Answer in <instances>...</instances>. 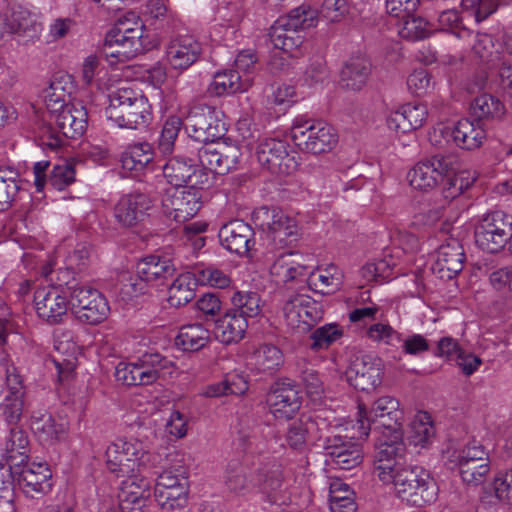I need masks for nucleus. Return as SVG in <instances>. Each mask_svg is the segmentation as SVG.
I'll return each mask as SVG.
<instances>
[{
  "mask_svg": "<svg viewBox=\"0 0 512 512\" xmlns=\"http://www.w3.org/2000/svg\"><path fill=\"white\" fill-rule=\"evenodd\" d=\"M288 144L276 138H262L256 147L259 164L275 174H289L296 162L288 153Z\"/></svg>",
  "mask_w": 512,
  "mask_h": 512,
  "instance_id": "nucleus-22",
  "label": "nucleus"
},
{
  "mask_svg": "<svg viewBox=\"0 0 512 512\" xmlns=\"http://www.w3.org/2000/svg\"><path fill=\"white\" fill-rule=\"evenodd\" d=\"M153 200L146 193L134 191L121 195L113 205V217L123 228H132L144 221Z\"/></svg>",
  "mask_w": 512,
  "mask_h": 512,
  "instance_id": "nucleus-20",
  "label": "nucleus"
},
{
  "mask_svg": "<svg viewBox=\"0 0 512 512\" xmlns=\"http://www.w3.org/2000/svg\"><path fill=\"white\" fill-rule=\"evenodd\" d=\"M463 263V247L457 240L451 239L439 247L433 270L440 278L451 279L462 271Z\"/></svg>",
  "mask_w": 512,
  "mask_h": 512,
  "instance_id": "nucleus-32",
  "label": "nucleus"
},
{
  "mask_svg": "<svg viewBox=\"0 0 512 512\" xmlns=\"http://www.w3.org/2000/svg\"><path fill=\"white\" fill-rule=\"evenodd\" d=\"M198 285H208L214 288L224 289L231 284L230 276L223 270L205 264H197L192 267Z\"/></svg>",
  "mask_w": 512,
  "mask_h": 512,
  "instance_id": "nucleus-51",
  "label": "nucleus"
},
{
  "mask_svg": "<svg viewBox=\"0 0 512 512\" xmlns=\"http://www.w3.org/2000/svg\"><path fill=\"white\" fill-rule=\"evenodd\" d=\"M254 220L265 234L270 253L290 247L298 240L297 220L280 209L261 207L254 212Z\"/></svg>",
  "mask_w": 512,
  "mask_h": 512,
  "instance_id": "nucleus-8",
  "label": "nucleus"
},
{
  "mask_svg": "<svg viewBox=\"0 0 512 512\" xmlns=\"http://www.w3.org/2000/svg\"><path fill=\"white\" fill-rule=\"evenodd\" d=\"M221 116V112L214 107L194 106L186 116L185 129L189 137L205 143L198 150V160L203 169L226 174L237 167L241 151L234 143L215 141L226 131Z\"/></svg>",
  "mask_w": 512,
  "mask_h": 512,
  "instance_id": "nucleus-2",
  "label": "nucleus"
},
{
  "mask_svg": "<svg viewBox=\"0 0 512 512\" xmlns=\"http://www.w3.org/2000/svg\"><path fill=\"white\" fill-rule=\"evenodd\" d=\"M290 137L301 151L313 154L329 152L337 143V134L331 125L306 116L293 120Z\"/></svg>",
  "mask_w": 512,
  "mask_h": 512,
  "instance_id": "nucleus-9",
  "label": "nucleus"
},
{
  "mask_svg": "<svg viewBox=\"0 0 512 512\" xmlns=\"http://www.w3.org/2000/svg\"><path fill=\"white\" fill-rule=\"evenodd\" d=\"M511 237V222L500 211L484 215L474 227L476 246L484 252L502 251Z\"/></svg>",
  "mask_w": 512,
  "mask_h": 512,
  "instance_id": "nucleus-16",
  "label": "nucleus"
},
{
  "mask_svg": "<svg viewBox=\"0 0 512 512\" xmlns=\"http://www.w3.org/2000/svg\"><path fill=\"white\" fill-rule=\"evenodd\" d=\"M269 36L275 49L290 56L295 55L303 42V35L300 31L285 26L280 21H276L271 27Z\"/></svg>",
  "mask_w": 512,
  "mask_h": 512,
  "instance_id": "nucleus-42",
  "label": "nucleus"
},
{
  "mask_svg": "<svg viewBox=\"0 0 512 512\" xmlns=\"http://www.w3.org/2000/svg\"><path fill=\"white\" fill-rule=\"evenodd\" d=\"M447 459L451 468L458 470L462 481L467 485L483 484L490 472L488 454L477 442L448 451Z\"/></svg>",
  "mask_w": 512,
  "mask_h": 512,
  "instance_id": "nucleus-11",
  "label": "nucleus"
},
{
  "mask_svg": "<svg viewBox=\"0 0 512 512\" xmlns=\"http://www.w3.org/2000/svg\"><path fill=\"white\" fill-rule=\"evenodd\" d=\"M106 117L119 128L139 129L151 120V107L140 92L121 86L109 94Z\"/></svg>",
  "mask_w": 512,
  "mask_h": 512,
  "instance_id": "nucleus-4",
  "label": "nucleus"
},
{
  "mask_svg": "<svg viewBox=\"0 0 512 512\" xmlns=\"http://www.w3.org/2000/svg\"><path fill=\"white\" fill-rule=\"evenodd\" d=\"M381 482L391 485L394 495L410 506L432 504L438 497V486L423 467L402 465L391 473L390 480Z\"/></svg>",
  "mask_w": 512,
  "mask_h": 512,
  "instance_id": "nucleus-3",
  "label": "nucleus"
},
{
  "mask_svg": "<svg viewBox=\"0 0 512 512\" xmlns=\"http://www.w3.org/2000/svg\"><path fill=\"white\" fill-rule=\"evenodd\" d=\"M253 229L242 220L224 224L218 233L222 247L237 255H245L253 244Z\"/></svg>",
  "mask_w": 512,
  "mask_h": 512,
  "instance_id": "nucleus-30",
  "label": "nucleus"
},
{
  "mask_svg": "<svg viewBox=\"0 0 512 512\" xmlns=\"http://www.w3.org/2000/svg\"><path fill=\"white\" fill-rule=\"evenodd\" d=\"M106 466L116 476H130L140 473L147 462V451L138 439L118 438L108 445Z\"/></svg>",
  "mask_w": 512,
  "mask_h": 512,
  "instance_id": "nucleus-12",
  "label": "nucleus"
},
{
  "mask_svg": "<svg viewBox=\"0 0 512 512\" xmlns=\"http://www.w3.org/2000/svg\"><path fill=\"white\" fill-rule=\"evenodd\" d=\"M202 44L192 35L172 37L165 47V60L171 69L184 71L197 62Z\"/></svg>",
  "mask_w": 512,
  "mask_h": 512,
  "instance_id": "nucleus-23",
  "label": "nucleus"
},
{
  "mask_svg": "<svg viewBox=\"0 0 512 512\" xmlns=\"http://www.w3.org/2000/svg\"><path fill=\"white\" fill-rule=\"evenodd\" d=\"M66 290L70 298V307L79 321L96 325L107 318L110 307L106 298L97 289L68 282Z\"/></svg>",
  "mask_w": 512,
  "mask_h": 512,
  "instance_id": "nucleus-13",
  "label": "nucleus"
},
{
  "mask_svg": "<svg viewBox=\"0 0 512 512\" xmlns=\"http://www.w3.org/2000/svg\"><path fill=\"white\" fill-rule=\"evenodd\" d=\"M237 449L243 453L240 462L229 463L224 472L226 489L237 496L261 494L272 504L286 503L287 485L283 469L276 460L256 463L254 456L266 452L265 444L257 437L240 433Z\"/></svg>",
  "mask_w": 512,
  "mask_h": 512,
  "instance_id": "nucleus-1",
  "label": "nucleus"
},
{
  "mask_svg": "<svg viewBox=\"0 0 512 512\" xmlns=\"http://www.w3.org/2000/svg\"><path fill=\"white\" fill-rule=\"evenodd\" d=\"M317 11L308 5L292 9L286 18L279 20L285 26L302 31L314 27L317 23Z\"/></svg>",
  "mask_w": 512,
  "mask_h": 512,
  "instance_id": "nucleus-54",
  "label": "nucleus"
},
{
  "mask_svg": "<svg viewBox=\"0 0 512 512\" xmlns=\"http://www.w3.org/2000/svg\"><path fill=\"white\" fill-rule=\"evenodd\" d=\"M175 268L170 259L150 255L137 264V278L124 286L125 293L137 296L146 293L147 285L157 286L173 274Z\"/></svg>",
  "mask_w": 512,
  "mask_h": 512,
  "instance_id": "nucleus-17",
  "label": "nucleus"
},
{
  "mask_svg": "<svg viewBox=\"0 0 512 512\" xmlns=\"http://www.w3.org/2000/svg\"><path fill=\"white\" fill-rule=\"evenodd\" d=\"M11 471L18 474L19 484L28 495L46 494L52 488V472L47 463L26 462L20 468Z\"/></svg>",
  "mask_w": 512,
  "mask_h": 512,
  "instance_id": "nucleus-29",
  "label": "nucleus"
},
{
  "mask_svg": "<svg viewBox=\"0 0 512 512\" xmlns=\"http://www.w3.org/2000/svg\"><path fill=\"white\" fill-rule=\"evenodd\" d=\"M375 434L374 470L380 481L391 479V473L405 465L402 459L405 455L406 445L403 439V430L373 431Z\"/></svg>",
  "mask_w": 512,
  "mask_h": 512,
  "instance_id": "nucleus-10",
  "label": "nucleus"
},
{
  "mask_svg": "<svg viewBox=\"0 0 512 512\" xmlns=\"http://www.w3.org/2000/svg\"><path fill=\"white\" fill-rule=\"evenodd\" d=\"M390 265L386 260H378L366 263L361 269L360 274L365 282H382L390 278Z\"/></svg>",
  "mask_w": 512,
  "mask_h": 512,
  "instance_id": "nucleus-64",
  "label": "nucleus"
},
{
  "mask_svg": "<svg viewBox=\"0 0 512 512\" xmlns=\"http://www.w3.org/2000/svg\"><path fill=\"white\" fill-rule=\"evenodd\" d=\"M357 415L356 424L352 427V437L366 438L370 431L402 428L403 412L400 402L392 396L378 398L369 410L359 404Z\"/></svg>",
  "mask_w": 512,
  "mask_h": 512,
  "instance_id": "nucleus-7",
  "label": "nucleus"
},
{
  "mask_svg": "<svg viewBox=\"0 0 512 512\" xmlns=\"http://www.w3.org/2000/svg\"><path fill=\"white\" fill-rule=\"evenodd\" d=\"M182 125L183 123L180 116L172 115L166 119L158 143L159 150L162 154L169 155L173 152L174 143Z\"/></svg>",
  "mask_w": 512,
  "mask_h": 512,
  "instance_id": "nucleus-59",
  "label": "nucleus"
},
{
  "mask_svg": "<svg viewBox=\"0 0 512 512\" xmlns=\"http://www.w3.org/2000/svg\"><path fill=\"white\" fill-rule=\"evenodd\" d=\"M471 38L474 39L472 51L474 57L479 62L485 64L487 68L495 66L501 60L502 53L495 47L492 37L486 33L473 34Z\"/></svg>",
  "mask_w": 512,
  "mask_h": 512,
  "instance_id": "nucleus-48",
  "label": "nucleus"
},
{
  "mask_svg": "<svg viewBox=\"0 0 512 512\" xmlns=\"http://www.w3.org/2000/svg\"><path fill=\"white\" fill-rule=\"evenodd\" d=\"M154 159V151L148 143H136L129 145L121 155L123 170L131 176H138L151 169Z\"/></svg>",
  "mask_w": 512,
  "mask_h": 512,
  "instance_id": "nucleus-35",
  "label": "nucleus"
},
{
  "mask_svg": "<svg viewBox=\"0 0 512 512\" xmlns=\"http://www.w3.org/2000/svg\"><path fill=\"white\" fill-rule=\"evenodd\" d=\"M267 405L277 419H289L299 410L301 401L298 390L290 383L276 382L267 395Z\"/></svg>",
  "mask_w": 512,
  "mask_h": 512,
  "instance_id": "nucleus-27",
  "label": "nucleus"
},
{
  "mask_svg": "<svg viewBox=\"0 0 512 512\" xmlns=\"http://www.w3.org/2000/svg\"><path fill=\"white\" fill-rule=\"evenodd\" d=\"M255 363L262 371L273 370L283 362V355L280 349L274 345H261L254 352Z\"/></svg>",
  "mask_w": 512,
  "mask_h": 512,
  "instance_id": "nucleus-60",
  "label": "nucleus"
},
{
  "mask_svg": "<svg viewBox=\"0 0 512 512\" xmlns=\"http://www.w3.org/2000/svg\"><path fill=\"white\" fill-rule=\"evenodd\" d=\"M200 176H203L200 173ZM205 181L195 180L192 185L180 188H169L161 198L163 213L176 222L182 223L192 218L201 207L202 193L197 185L208 182L207 174L204 173Z\"/></svg>",
  "mask_w": 512,
  "mask_h": 512,
  "instance_id": "nucleus-15",
  "label": "nucleus"
},
{
  "mask_svg": "<svg viewBox=\"0 0 512 512\" xmlns=\"http://www.w3.org/2000/svg\"><path fill=\"white\" fill-rule=\"evenodd\" d=\"M175 369V363L161 354L144 353L135 361L118 363L115 377L127 386L151 385L171 376Z\"/></svg>",
  "mask_w": 512,
  "mask_h": 512,
  "instance_id": "nucleus-5",
  "label": "nucleus"
},
{
  "mask_svg": "<svg viewBox=\"0 0 512 512\" xmlns=\"http://www.w3.org/2000/svg\"><path fill=\"white\" fill-rule=\"evenodd\" d=\"M231 311L244 316V319L257 317L261 313V298L257 292L236 291L231 298Z\"/></svg>",
  "mask_w": 512,
  "mask_h": 512,
  "instance_id": "nucleus-49",
  "label": "nucleus"
},
{
  "mask_svg": "<svg viewBox=\"0 0 512 512\" xmlns=\"http://www.w3.org/2000/svg\"><path fill=\"white\" fill-rule=\"evenodd\" d=\"M344 274L340 268L334 264H329L317 271L311 272L308 283L315 290L329 294L338 291L343 284Z\"/></svg>",
  "mask_w": 512,
  "mask_h": 512,
  "instance_id": "nucleus-41",
  "label": "nucleus"
},
{
  "mask_svg": "<svg viewBox=\"0 0 512 512\" xmlns=\"http://www.w3.org/2000/svg\"><path fill=\"white\" fill-rule=\"evenodd\" d=\"M148 45L145 24L143 21H136L133 29L116 26L106 34L103 55L110 65H116L136 57Z\"/></svg>",
  "mask_w": 512,
  "mask_h": 512,
  "instance_id": "nucleus-6",
  "label": "nucleus"
},
{
  "mask_svg": "<svg viewBox=\"0 0 512 512\" xmlns=\"http://www.w3.org/2000/svg\"><path fill=\"white\" fill-rule=\"evenodd\" d=\"M428 118L427 106L423 103L410 102L392 112L387 125L396 133H407L422 127Z\"/></svg>",
  "mask_w": 512,
  "mask_h": 512,
  "instance_id": "nucleus-31",
  "label": "nucleus"
},
{
  "mask_svg": "<svg viewBox=\"0 0 512 512\" xmlns=\"http://www.w3.org/2000/svg\"><path fill=\"white\" fill-rule=\"evenodd\" d=\"M400 332L395 330L388 323L377 322L371 324L366 330V337L378 345H386L392 348H399Z\"/></svg>",
  "mask_w": 512,
  "mask_h": 512,
  "instance_id": "nucleus-55",
  "label": "nucleus"
},
{
  "mask_svg": "<svg viewBox=\"0 0 512 512\" xmlns=\"http://www.w3.org/2000/svg\"><path fill=\"white\" fill-rule=\"evenodd\" d=\"M371 73V63L365 58H354L346 63L341 72V81L346 88L359 91L367 83Z\"/></svg>",
  "mask_w": 512,
  "mask_h": 512,
  "instance_id": "nucleus-45",
  "label": "nucleus"
},
{
  "mask_svg": "<svg viewBox=\"0 0 512 512\" xmlns=\"http://www.w3.org/2000/svg\"><path fill=\"white\" fill-rule=\"evenodd\" d=\"M252 85V78L249 75L241 76L239 71L224 70L217 72L208 91L215 96L230 95L237 92H244Z\"/></svg>",
  "mask_w": 512,
  "mask_h": 512,
  "instance_id": "nucleus-36",
  "label": "nucleus"
},
{
  "mask_svg": "<svg viewBox=\"0 0 512 512\" xmlns=\"http://www.w3.org/2000/svg\"><path fill=\"white\" fill-rule=\"evenodd\" d=\"M485 139V129L468 119H461L453 125L439 123L430 134L431 142L438 147L454 144L467 150L479 148Z\"/></svg>",
  "mask_w": 512,
  "mask_h": 512,
  "instance_id": "nucleus-14",
  "label": "nucleus"
},
{
  "mask_svg": "<svg viewBox=\"0 0 512 512\" xmlns=\"http://www.w3.org/2000/svg\"><path fill=\"white\" fill-rule=\"evenodd\" d=\"M352 436L353 433L350 436L333 435L332 438L330 436L326 437L327 454L338 469L350 470L362 462L361 446L351 441V439L359 438Z\"/></svg>",
  "mask_w": 512,
  "mask_h": 512,
  "instance_id": "nucleus-26",
  "label": "nucleus"
},
{
  "mask_svg": "<svg viewBox=\"0 0 512 512\" xmlns=\"http://www.w3.org/2000/svg\"><path fill=\"white\" fill-rule=\"evenodd\" d=\"M210 339V331L203 324L191 323L179 329L176 345L183 351L195 352L208 345Z\"/></svg>",
  "mask_w": 512,
  "mask_h": 512,
  "instance_id": "nucleus-39",
  "label": "nucleus"
},
{
  "mask_svg": "<svg viewBox=\"0 0 512 512\" xmlns=\"http://www.w3.org/2000/svg\"><path fill=\"white\" fill-rule=\"evenodd\" d=\"M451 169L452 159L437 154L415 164L409 170L407 179L413 189L428 192L437 187Z\"/></svg>",
  "mask_w": 512,
  "mask_h": 512,
  "instance_id": "nucleus-18",
  "label": "nucleus"
},
{
  "mask_svg": "<svg viewBox=\"0 0 512 512\" xmlns=\"http://www.w3.org/2000/svg\"><path fill=\"white\" fill-rule=\"evenodd\" d=\"M247 329L248 320L229 309L215 321L214 335L221 344L232 345L244 339Z\"/></svg>",
  "mask_w": 512,
  "mask_h": 512,
  "instance_id": "nucleus-33",
  "label": "nucleus"
},
{
  "mask_svg": "<svg viewBox=\"0 0 512 512\" xmlns=\"http://www.w3.org/2000/svg\"><path fill=\"white\" fill-rule=\"evenodd\" d=\"M316 427L319 431H322L318 417L313 419H298L289 424L286 440L291 448L302 449L306 444L307 434L311 429Z\"/></svg>",
  "mask_w": 512,
  "mask_h": 512,
  "instance_id": "nucleus-53",
  "label": "nucleus"
},
{
  "mask_svg": "<svg viewBox=\"0 0 512 512\" xmlns=\"http://www.w3.org/2000/svg\"><path fill=\"white\" fill-rule=\"evenodd\" d=\"M8 26L12 33L23 34L29 38L37 37L41 31L40 15L26 7L18 6L13 9Z\"/></svg>",
  "mask_w": 512,
  "mask_h": 512,
  "instance_id": "nucleus-40",
  "label": "nucleus"
},
{
  "mask_svg": "<svg viewBox=\"0 0 512 512\" xmlns=\"http://www.w3.org/2000/svg\"><path fill=\"white\" fill-rule=\"evenodd\" d=\"M171 467L165 468L159 474L154 490H172L176 487H188L187 471L183 458L178 454H170Z\"/></svg>",
  "mask_w": 512,
  "mask_h": 512,
  "instance_id": "nucleus-46",
  "label": "nucleus"
},
{
  "mask_svg": "<svg viewBox=\"0 0 512 512\" xmlns=\"http://www.w3.org/2000/svg\"><path fill=\"white\" fill-rule=\"evenodd\" d=\"M30 427L38 440L48 445L64 441L69 430L68 422L65 419L46 410H37L32 413Z\"/></svg>",
  "mask_w": 512,
  "mask_h": 512,
  "instance_id": "nucleus-25",
  "label": "nucleus"
},
{
  "mask_svg": "<svg viewBox=\"0 0 512 512\" xmlns=\"http://www.w3.org/2000/svg\"><path fill=\"white\" fill-rule=\"evenodd\" d=\"M474 171L462 170L449 177L445 183L444 193L446 198H455L468 189L476 180Z\"/></svg>",
  "mask_w": 512,
  "mask_h": 512,
  "instance_id": "nucleus-61",
  "label": "nucleus"
},
{
  "mask_svg": "<svg viewBox=\"0 0 512 512\" xmlns=\"http://www.w3.org/2000/svg\"><path fill=\"white\" fill-rule=\"evenodd\" d=\"M75 89L73 78L67 73L56 74L45 90L44 99L50 114L70 105V97Z\"/></svg>",
  "mask_w": 512,
  "mask_h": 512,
  "instance_id": "nucleus-34",
  "label": "nucleus"
},
{
  "mask_svg": "<svg viewBox=\"0 0 512 512\" xmlns=\"http://www.w3.org/2000/svg\"><path fill=\"white\" fill-rule=\"evenodd\" d=\"M50 125L60 130L66 138H77L85 132L88 124V114L81 103H71L50 114Z\"/></svg>",
  "mask_w": 512,
  "mask_h": 512,
  "instance_id": "nucleus-28",
  "label": "nucleus"
},
{
  "mask_svg": "<svg viewBox=\"0 0 512 512\" xmlns=\"http://www.w3.org/2000/svg\"><path fill=\"white\" fill-rule=\"evenodd\" d=\"M282 314L287 327L300 332L309 330L321 318L318 304L305 294L290 295L283 304Z\"/></svg>",
  "mask_w": 512,
  "mask_h": 512,
  "instance_id": "nucleus-19",
  "label": "nucleus"
},
{
  "mask_svg": "<svg viewBox=\"0 0 512 512\" xmlns=\"http://www.w3.org/2000/svg\"><path fill=\"white\" fill-rule=\"evenodd\" d=\"M291 252H280L270 266V273L278 282H289L305 275L307 267L293 258Z\"/></svg>",
  "mask_w": 512,
  "mask_h": 512,
  "instance_id": "nucleus-44",
  "label": "nucleus"
},
{
  "mask_svg": "<svg viewBox=\"0 0 512 512\" xmlns=\"http://www.w3.org/2000/svg\"><path fill=\"white\" fill-rule=\"evenodd\" d=\"M436 430L429 413L417 412L410 424L409 442L415 448H428L432 445Z\"/></svg>",
  "mask_w": 512,
  "mask_h": 512,
  "instance_id": "nucleus-38",
  "label": "nucleus"
},
{
  "mask_svg": "<svg viewBox=\"0 0 512 512\" xmlns=\"http://www.w3.org/2000/svg\"><path fill=\"white\" fill-rule=\"evenodd\" d=\"M438 24L440 30L449 32L460 40L466 41L472 36V31L463 24L459 13L454 9L443 11L438 17Z\"/></svg>",
  "mask_w": 512,
  "mask_h": 512,
  "instance_id": "nucleus-57",
  "label": "nucleus"
},
{
  "mask_svg": "<svg viewBox=\"0 0 512 512\" xmlns=\"http://www.w3.org/2000/svg\"><path fill=\"white\" fill-rule=\"evenodd\" d=\"M154 497L162 510L182 509L187 504L188 487H176L172 490H154Z\"/></svg>",
  "mask_w": 512,
  "mask_h": 512,
  "instance_id": "nucleus-58",
  "label": "nucleus"
},
{
  "mask_svg": "<svg viewBox=\"0 0 512 512\" xmlns=\"http://www.w3.org/2000/svg\"><path fill=\"white\" fill-rule=\"evenodd\" d=\"M345 375L355 389L373 390L380 385L382 379L380 361L370 355L357 356L351 361Z\"/></svg>",
  "mask_w": 512,
  "mask_h": 512,
  "instance_id": "nucleus-24",
  "label": "nucleus"
},
{
  "mask_svg": "<svg viewBox=\"0 0 512 512\" xmlns=\"http://www.w3.org/2000/svg\"><path fill=\"white\" fill-rule=\"evenodd\" d=\"M163 175L171 188L185 187L184 184H193V177H197L193 165L183 158L169 159L163 166Z\"/></svg>",
  "mask_w": 512,
  "mask_h": 512,
  "instance_id": "nucleus-47",
  "label": "nucleus"
},
{
  "mask_svg": "<svg viewBox=\"0 0 512 512\" xmlns=\"http://www.w3.org/2000/svg\"><path fill=\"white\" fill-rule=\"evenodd\" d=\"M28 436L20 429L10 430L4 444V457L9 469H18L28 458Z\"/></svg>",
  "mask_w": 512,
  "mask_h": 512,
  "instance_id": "nucleus-37",
  "label": "nucleus"
},
{
  "mask_svg": "<svg viewBox=\"0 0 512 512\" xmlns=\"http://www.w3.org/2000/svg\"><path fill=\"white\" fill-rule=\"evenodd\" d=\"M68 291L59 286H45L38 288L34 293V307L39 318L49 324L62 321L67 313L69 301Z\"/></svg>",
  "mask_w": 512,
  "mask_h": 512,
  "instance_id": "nucleus-21",
  "label": "nucleus"
},
{
  "mask_svg": "<svg viewBox=\"0 0 512 512\" xmlns=\"http://www.w3.org/2000/svg\"><path fill=\"white\" fill-rule=\"evenodd\" d=\"M471 110L479 119H500L505 113V107L500 100L489 94L476 97Z\"/></svg>",
  "mask_w": 512,
  "mask_h": 512,
  "instance_id": "nucleus-52",
  "label": "nucleus"
},
{
  "mask_svg": "<svg viewBox=\"0 0 512 512\" xmlns=\"http://www.w3.org/2000/svg\"><path fill=\"white\" fill-rule=\"evenodd\" d=\"M343 335L342 328L336 323H329L316 328L310 335V348L314 351L326 350Z\"/></svg>",
  "mask_w": 512,
  "mask_h": 512,
  "instance_id": "nucleus-56",
  "label": "nucleus"
},
{
  "mask_svg": "<svg viewBox=\"0 0 512 512\" xmlns=\"http://www.w3.org/2000/svg\"><path fill=\"white\" fill-rule=\"evenodd\" d=\"M399 348L402 353L410 356H421L430 349L429 340L419 333L400 334Z\"/></svg>",
  "mask_w": 512,
  "mask_h": 512,
  "instance_id": "nucleus-62",
  "label": "nucleus"
},
{
  "mask_svg": "<svg viewBox=\"0 0 512 512\" xmlns=\"http://www.w3.org/2000/svg\"><path fill=\"white\" fill-rule=\"evenodd\" d=\"M400 17L402 20L398 26V34L401 38L417 41L429 36L431 29L425 19L414 16L412 13L403 14Z\"/></svg>",
  "mask_w": 512,
  "mask_h": 512,
  "instance_id": "nucleus-50",
  "label": "nucleus"
},
{
  "mask_svg": "<svg viewBox=\"0 0 512 512\" xmlns=\"http://www.w3.org/2000/svg\"><path fill=\"white\" fill-rule=\"evenodd\" d=\"M198 283L193 270L181 273L172 282L168 290V302L173 307H180L195 297Z\"/></svg>",
  "mask_w": 512,
  "mask_h": 512,
  "instance_id": "nucleus-43",
  "label": "nucleus"
},
{
  "mask_svg": "<svg viewBox=\"0 0 512 512\" xmlns=\"http://www.w3.org/2000/svg\"><path fill=\"white\" fill-rule=\"evenodd\" d=\"M75 181L74 166L68 162L56 164L49 176V183L57 190H63Z\"/></svg>",
  "mask_w": 512,
  "mask_h": 512,
  "instance_id": "nucleus-63",
  "label": "nucleus"
}]
</instances>
